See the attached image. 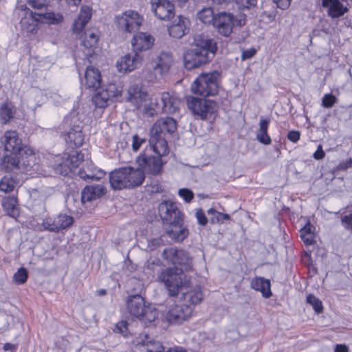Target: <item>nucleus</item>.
Wrapping results in <instances>:
<instances>
[{"instance_id": "nucleus-1", "label": "nucleus", "mask_w": 352, "mask_h": 352, "mask_svg": "<svg viewBox=\"0 0 352 352\" xmlns=\"http://www.w3.org/2000/svg\"><path fill=\"white\" fill-rule=\"evenodd\" d=\"M194 44L195 47L184 55L185 67L188 69H192L206 64L208 60V54L210 52L214 54L217 50L214 41L201 35L195 36Z\"/></svg>"}, {"instance_id": "nucleus-2", "label": "nucleus", "mask_w": 352, "mask_h": 352, "mask_svg": "<svg viewBox=\"0 0 352 352\" xmlns=\"http://www.w3.org/2000/svg\"><path fill=\"white\" fill-rule=\"evenodd\" d=\"M144 178L142 170L131 166L115 169L109 174V182L115 190L137 187L143 183Z\"/></svg>"}, {"instance_id": "nucleus-3", "label": "nucleus", "mask_w": 352, "mask_h": 352, "mask_svg": "<svg viewBox=\"0 0 352 352\" xmlns=\"http://www.w3.org/2000/svg\"><path fill=\"white\" fill-rule=\"evenodd\" d=\"M129 314L142 322L147 324L153 322L158 317V312L151 305H146L140 295L130 296L126 301Z\"/></svg>"}, {"instance_id": "nucleus-4", "label": "nucleus", "mask_w": 352, "mask_h": 352, "mask_svg": "<svg viewBox=\"0 0 352 352\" xmlns=\"http://www.w3.org/2000/svg\"><path fill=\"white\" fill-rule=\"evenodd\" d=\"M158 280L164 285L170 296L177 295L189 285L186 274L177 267H169L162 271L158 276Z\"/></svg>"}, {"instance_id": "nucleus-5", "label": "nucleus", "mask_w": 352, "mask_h": 352, "mask_svg": "<svg viewBox=\"0 0 352 352\" xmlns=\"http://www.w3.org/2000/svg\"><path fill=\"white\" fill-rule=\"evenodd\" d=\"M219 77L220 74L216 71L199 75L191 85L192 92L203 97L216 95Z\"/></svg>"}, {"instance_id": "nucleus-6", "label": "nucleus", "mask_w": 352, "mask_h": 352, "mask_svg": "<svg viewBox=\"0 0 352 352\" xmlns=\"http://www.w3.org/2000/svg\"><path fill=\"white\" fill-rule=\"evenodd\" d=\"M129 100L138 109L141 113L149 116L160 111V105L157 102L153 101L148 94L140 90L138 86L131 87L129 89Z\"/></svg>"}, {"instance_id": "nucleus-7", "label": "nucleus", "mask_w": 352, "mask_h": 352, "mask_svg": "<svg viewBox=\"0 0 352 352\" xmlns=\"http://www.w3.org/2000/svg\"><path fill=\"white\" fill-rule=\"evenodd\" d=\"M162 257L166 260L168 263H171L178 267L179 270L190 271L192 269V258L188 252L183 250L175 248H169L164 250Z\"/></svg>"}, {"instance_id": "nucleus-8", "label": "nucleus", "mask_w": 352, "mask_h": 352, "mask_svg": "<svg viewBox=\"0 0 352 352\" xmlns=\"http://www.w3.org/2000/svg\"><path fill=\"white\" fill-rule=\"evenodd\" d=\"M187 104L192 113L203 120L211 118L217 109V104L210 100L190 97Z\"/></svg>"}, {"instance_id": "nucleus-9", "label": "nucleus", "mask_w": 352, "mask_h": 352, "mask_svg": "<svg viewBox=\"0 0 352 352\" xmlns=\"http://www.w3.org/2000/svg\"><path fill=\"white\" fill-rule=\"evenodd\" d=\"M19 155L21 161V173L31 177L41 174L38 160L32 148L24 146Z\"/></svg>"}, {"instance_id": "nucleus-10", "label": "nucleus", "mask_w": 352, "mask_h": 352, "mask_svg": "<svg viewBox=\"0 0 352 352\" xmlns=\"http://www.w3.org/2000/svg\"><path fill=\"white\" fill-rule=\"evenodd\" d=\"M115 22L119 30L132 33L139 30L142 24L143 18L138 12L129 10L117 15Z\"/></svg>"}, {"instance_id": "nucleus-11", "label": "nucleus", "mask_w": 352, "mask_h": 352, "mask_svg": "<svg viewBox=\"0 0 352 352\" xmlns=\"http://www.w3.org/2000/svg\"><path fill=\"white\" fill-rule=\"evenodd\" d=\"M245 23V17L243 16L236 19L230 13L220 12L216 16L213 25L220 34L228 37L232 32L234 25L242 26Z\"/></svg>"}, {"instance_id": "nucleus-12", "label": "nucleus", "mask_w": 352, "mask_h": 352, "mask_svg": "<svg viewBox=\"0 0 352 352\" xmlns=\"http://www.w3.org/2000/svg\"><path fill=\"white\" fill-rule=\"evenodd\" d=\"M82 109L80 104L74 105L72 111L70 113L71 122L76 125V129H72L67 134L66 140L74 144L75 146H80L84 141V135L82 133L80 126L78 122H85L86 116L84 113H80Z\"/></svg>"}, {"instance_id": "nucleus-13", "label": "nucleus", "mask_w": 352, "mask_h": 352, "mask_svg": "<svg viewBox=\"0 0 352 352\" xmlns=\"http://www.w3.org/2000/svg\"><path fill=\"white\" fill-rule=\"evenodd\" d=\"M80 163V154L73 151L70 154H64L62 157H57L53 169L55 173L66 176L69 173H74Z\"/></svg>"}, {"instance_id": "nucleus-14", "label": "nucleus", "mask_w": 352, "mask_h": 352, "mask_svg": "<svg viewBox=\"0 0 352 352\" xmlns=\"http://www.w3.org/2000/svg\"><path fill=\"white\" fill-rule=\"evenodd\" d=\"M96 90L92 101L96 107L101 109L108 106L111 99L118 96L122 92L120 87L113 83H110L104 87H99Z\"/></svg>"}, {"instance_id": "nucleus-15", "label": "nucleus", "mask_w": 352, "mask_h": 352, "mask_svg": "<svg viewBox=\"0 0 352 352\" xmlns=\"http://www.w3.org/2000/svg\"><path fill=\"white\" fill-rule=\"evenodd\" d=\"M158 211L162 220L166 224H178L182 221L181 212L173 201H162L159 204Z\"/></svg>"}, {"instance_id": "nucleus-16", "label": "nucleus", "mask_w": 352, "mask_h": 352, "mask_svg": "<svg viewBox=\"0 0 352 352\" xmlns=\"http://www.w3.org/2000/svg\"><path fill=\"white\" fill-rule=\"evenodd\" d=\"M137 163L140 167L139 169L142 170L144 173L146 172L151 175L158 174L162 167L161 157L149 155L147 151L138 157Z\"/></svg>"}, {"instance_id": "nucleus-17", "label": "nucleus", "mask_w": 352, "mask_h": 352, "mask_svg": "<svg viewBox=\"0 0 352 352\" xmlns=\"http://www.w3.org/2000/svg\"><path fill=\"white\" fill-rule=\"evenodd\" d=\"M142 56L133 51L118 59L116 62V68L119 72H131L138 68L142 65Z\"/></svg>"}, {"instance_id": "nucleus-18", "label": "nucleus", "mask_w": 352, "mask_h": 352, "mask_svg": "<svg viewBox=\"0 0 352 352\" xmlns=\"http://www.w3.org/2000/svg\"><path fill=\"white\" fill-rule=\"evenodd\" d=\"M151 10L161 20H169L175 15L174 6L169 0H151Z\"/></svg>"}, {"instance_id": "nucleus-19", "label": "nucleus", "mask_w": 352, "mask_h": 352, "mask_svg": "<svg viewBox=\"0 0 352 352\" xmlns=\"http://www.w3.org/2000/svg\"><path fill=\"white\" fill-rule=\"evenodd\" d=\"M73 223L74 219L72 216L67 214H60L54 218L45 220L43 225L45 229L50 231L58 232L60 230L69 228Z\"/></svg>"}, {"instance_id": "nucleus-20", "label": "nucleus", "mask_w": 352, "mask_h": 352, "mask_svg": "<svg viewBox=\"0 0 352 352\" xmlns=\"http://www.w3.org/2000/svg\"><path fill=\"white\" fill-rule=\"evenodd\" d=\"M192 313L191 305L182 304L171 307L166 314L169 322L182 323L190 318Z\"/></svg>"}, {"instance_id": "nucleus-21", "label": "nucleus", "mask_w": 352, "mask_h": 352, "mask_svg": "<svg viewBox=\"0 0 352 352\" xmlns=\"http://www.w3.org/2000/svg\"><path fill=\"white\" fill-rule=\"evenodd\" d=\"M173 63V55L170 52H162L157 57L155 65L153 66L154 70L153 76H150L148 80L153 81L157 79V76H162L167 72Z\"/></svg>"}, {"instance_id": "nucleus-22", "label": "nucleus", "mask_w": 352, "mask_h": 352, "mask_svg": "<svg viewBox=\"0 0 352 352\" xmlns=\"http://www.w3.org/2000/svg\"><path fill=\"white\" fill-rule=\"evenodd\" d=\"M176 129V121L172 118L166 117L157 120L152 126L151 131L165 137L166 134L173 133Z\"/></svg>"}, {"instance_id": "nucleus-23", "label": "nucleus", "mask_w": 352, "mask_h": 352, "mask_svg": "<svg viewBox=\"0 0 352 352\" xmlns=\"http://www.w3.org/2000/svg\"><path fill=\"white\" fill-rule=\"evenodd\" d=\"M136 346L140 352H163L164 351V346L160 342L153 340L146 334L138 338Z\"/></svg>"}, {"instance_id": "nucleus-24", "label": "nucleus", "mask_w": 352, "mask_h": 352, "mask_svg": "<svg viewBox=\"0 0 352 352\" xmlns=\"http://www.w3.org/2000/svg\"><path fill=\"white\" fill-rule=\"evenodd\" d=\"M154 41V38L149 33L139 32L134 35L131 41L133 51L138 52L151 49Z\"/></svg>"}, {"instance_id": "nucleus-25", "label": "nucleus", "mask_w": 352, "mask_h": 352, "mask_svg": "<svg viewBox=\"0 0 352 352\" xmlns=\"http://www.w3.org/2000/svg\"><path fill=\"white\" fill-rule=\"evenodd\" d=\"M160 110L166 113H174L178 109L180 104L179 99L174 93L164 92L161 95Z\"/></svg>"}, {"instance_id": "nucleus-26", "label": "nucleus", "mask_w": 352, "mask_h": 352, "mask_svg": "<svg viewBox=\"0 0 352 352\" xmlns=\"http://www.w3.org/2000/svg\"><path fill=\"white\" fill-rule=\"evenodd\" d=\"M151 149L157 154L156 156L161 157L168 153V147L164 136L161 134L152 133L149 140Z\"/></svg>"}, {"instance_id": "nucleus-27", "label": "nucleus", "mask_w": 352, "mask_h": 352, "mask_svg": "<svg viewBox=\"0 0 352 352\" xmlns=\"http://www.w3.org/2000/svg\"><path fill=\"white\" fill-rule=\"evenodd\" d=\"M0 167L6 172H21V161L19 154L6 153L0 157Z\"/></svg>"}, {"instance_id": "nucleus-28", "label": "nucleus", "mask_w": 352, "mask_h": 352, "mask_svg": "<svg viewBox=\"0 0 352 352\" xmlns=\"http://www.w3.org/2000/svg\"><path fill=\"white\" fill-rule=\"evenodd\" d=\"M4 144L6 153L19 154L23 148L21 140L16 131H10L5 133Z\"/></svg>"}, {"instance_id": "nucleus-29", "label": "nucleus", "mask_w": 352, "mask_h": 352, "mask_svg": "<svg viewBox=\"0 0 352 352\" xmlns=\"http://www.w3.org/2000/svg\"><path fill=\"white\" fill-rule=\"evenodd\" d=\"M21 11L25 14L21 19V27L28 32H34L39 21L38 13L32 12L25 6H21Z\"/></svg>"}, {"instance_id": "nucleus-30", "label": "nucleus", "mask_w": 352, "mask_h": 352, "mask_svg": "<svg viewBox=\"0 0 352 352\" xmlns=\"http://www.w3.org/2000/svg\"><path fill=\"white\" fill-rule=\"evenodd\" d=\"M322 6L327 9V14L332 19L339 18L348 12V8L339 0H322Z\"/></svg>"}, {"instance_id": "nucleus-31", "label": "nucleus", "mask_w": 352, "mask_h": 352, "mask_svg": "<svg viewBox=\"0 0 352 352\" xmlns=\"http://www.w3.org/2000/svg\"><path fill=\"white\" fill-rule=\"evenodd\" d=\"M82 83L89 89L99 88L101 84V75L99 70L91 66L88 67L85 72V78L84 80H82Z\"/></svg>"}, {"instance_id": "nucleus-32", "label": "nucleus", "mask_w": 352, "mask_h": 352, "mask_svg": "<svg viewBox=\"0 0 352 352\" xmlns=\"http://www.w3.org/2000/svg\"><path fill=\"white\" fill-rule=\"evenodd\" d=\"M189 24L187 18L179 15L175 18L168 28L169 35L172 37L180 38L185 34V31Z\"/></svg>"}, {"instance_id": "nucleus-33", "label": "nucleus", "mask_w": 352, "mask_h": 352, "mask_svg": "<svg viewBox=\"0 0 352 352\" xmlns=\"http://www.w3.org/2000/svg\"><path fill=\"white\" fill-rule=\"evenodd\" d=\"M104 192L105 188L103 185L87 186L81 192V201L85 204L98 199L104 194Z\"/></svg>"}, {"instance_id": "nucleus-34", "label": "nucleus", "mask_w": 352, "mask_h": 352, "mask_svg": "<svg viewBox=\"0 0 352 352\" xmlns=\"http://www.w3.org/2000/svg\"><path fill=\"white\" fill-rule=\"evenodd\" d=\"M91 16V9L87 6H82L78 18L74 21L73 30L78 32L81 31L88 23Z\"/></svg>"}, {"instance_id": "nucleus-35", "label": "nucleus", "mask_w": 352, "mask_h": 352, "mask_svg": "<svg viewBox=\"0 0 352 352\" xmlns=\"http://www.w3.org/2000/svg\"><path fill=\"white\" fill-rule=\"evenodd\" d=\"M251 287L254 290L261 292L265 298H269L272 296L270 282L267 279L256 277L251 281Z\"/></svg>"}, {"instance_id": "nucleus-36", "label": "nucleus", "mask_w": 352, "mask_h": 352, "mask_svg": "<svg viewBox=\"0 0 352 352\" xmlns=\"http://www.w3.org/2000/svg\"><path fill=\"white\" fill-rule=\"evenodd\" d=\"M172 228L167 230V235L172 239L177 241H182L188 234V231L181 226V222L178 224H170Z\"/></svg>"}, {"instance_id": "nucleus-37", "label": "nucleus", "mask_w": 352, "mask_h": 352, "mask_svg": "<svg viewBox=\"0 0 352 352\" xmlns=\"http://www.w3.org/2000/svg\"><path fill=\"white\" fill-rule=\"evenodd\" d=\"M270 121L261 118L259 122V129L256 133V139L262 144L268 145L271 144V138L267 134V129Z\"/></svg>"}, {"instance_id": "nucleus-38", "label": "nucleus", "mask_w": 352, "mask_h": 352, "mask_svg": "<svg viewBox=\"0 0 352 352\" xmlns=\"http://www.w3.org/2000/svg\"><path fill=\"white\" fill-rule=\"evenodd\" d=\"M39 21L48 24H59L63 20V16L58 12H47L45 13H38Z\"/></svg>"}, {"instance_id": "nucleus-39", "label": "nucleus", "mask_w": 352, "mask_h": 352, "mask_svg": "<svg viewBox=\"0 0 352 352\" xmlns=\"http://www.w3.org/2000/svg\"><path fill=\"white\" fill-rule=\"evenodd\" d=\"M17 184L16 179L12 175H5L0 180V190L6 193L10 192L14 190Z\"/></svg>"}, {"instance_id": "nucleus-40", "label": "nucleus", "mask_w": 352, "mask_h": 352, "mask_svg": "<svg viewBox=\"0 0 352 352\" xmlns=\"http://www.w3.org/2000/svg\"><path fill=\"white\" fill-rule=\"evenodd\" d=\"M1 204L9 216L14 217L18 214L16 199L14 197H4Z\"/></svg>"}, {"instance_id": "nucleus-41", "label": "nucleus", "mask_w": 352, "mask_h": 352, "mask_svg": "<svg viewBox=\"0 0 352 352\" xmlns=\"http://www.w3.org/2000/svg\"><path fill=\"white\" fill-rule=\"evenodd\" d=\"M185 289L180 291L184 295V300L187 302H190V305H196L201 302L203 298V294L201 292L199 288L192 291L186 292Z\"/></svg>"}, {"instance_id": "nucleus-42", "label": "nucleus", "mask_w": 352, "mask_h": 352, "mask_svg": "<svg viewBox=\"0 0 352 352\" xmlns=\"http://www.w3.org/2000/svg\"><path fill=\"white\" fill-rule=\"evenodd\" d=\"M197 18L205 24L214 23L216 16L211 8H204L197 13Z\"/></svg>"}, {"instance_id": "nucleus-43", "label": "nucleus", "mask_w": 352, "mask_h": 352, "mask_svg": "<svg viewBox=\"0 0 352 352\" xmlns=\"http://www.w3.org/2000/svg\"><path fill=\"white\" fill-rule=\"evenodd\" d=\"M98 41V34L92 30H89L85 33L82 43L85 47H92L97 44Z\"/></svg>"}, {"instance_id": "nucleus-44", "label": "nucleus", "mask_w": 352, "mask_h": 352, "mask_svg": "<svg viewBox=\"0 0 352 352\" xmlns=\"http://www.w3.org/2000/svg\"><path fill=\"white\" fill-rule=\"evenodd\" d=\"M13 117L12 108L6 103L0 107V120L3 124L7 123Z\"/></svg>"}, {"instance_id": "nucleus-45", "label": "nucleus", "mask_w": 352, "mask_h": 352, "mask_svg": "<svg viewBox=\"0 0 352 352\" xmlns=\"http://www.w3.org/2000/svg\"><path fill=\"white\" fill-rule=\"evenodd\" d=\"M28 277V273L25 268L20 267L13 275V280L18 285L23 284L26 282Z\"/></svg>"}, {"instance_id": "nucleus-46", "label": "nucleus", "mask_w": 352, "mask_h": 352, "mask_svg": "<svg viewBox=\"0 0 352 352\" xmlns=\"http://www.w3.org/2000/svg\"><path fill=\"white\" fill-rule=\"evenodd\" d=\"M78 176L84 179L87 180V179H99L102 178L104 175V172L102 170H98L96 174L93 173H86L84 170H79L78 173Z\"/></svg>"}, {"instance_id": "nucleus-47", "label": "nucleus", "mask_w": 352, "mask_h": 352, "mask_svg": "<svg viewBox=\"0 0 352 352\" xmlns=\"http://www.w3.org/2000/svg\"><path fill=\"white\" fill-rule=\"evenodd\" d=\"M307 302L309 304L312 305V307L314 309L316 312L320 313L322 311V302L318 298L315 297L314 295L309 294L307 297Z\"/></svg>"}, {"instance_id": "nucleus-48", "label": "nucleus", "mask_w": 352, "mask_h": 352, "mask_svg": "<svg viewBox=\"0 0 352 352\" xmlns=\"http://www.w3.org/2000/svg\"><path fill=\"white\" fill-rule=\"evenodd\" d=\"M337 102V98L335 96L331 94H325L322 100V104L325 108H331Z\"/></svg>"}, {"instance_id": "nucleus-49", "label": "nucleus", "mask_w": 352, "mask_h": 352, "mask_svg": "<svg viewBox=\"0 0 352 352\" xmlns=\"http://www.w3.org/2000/svg\"><path fill=\"white\" fill-rule=\"evenodd\" d=\"M146 143V139L142 138L138 135H134L132 138V149L133 151L137 152L142 144Z\"/></svg>"}, {"instance_id": "nucleus-50", "label": "nucleus", "mask_w": 352, "mask_h": 352, "mask_svg": "<svg viewBox=\"0 0 352 352\" xmlns=\"http://www.w3.org/2000/svg\"><path fill=\"white\" fill-rule=\"evenodd\" d=\"M178 195L187 203L190 202L194 197L193 192L188 188L179 189Z\"/></svg>"}, {"instance_id": "nucleus-51", "label": "nucleus", "mask_w": 352, "mask_h": 352, "mask_svg": "<svg viewBox=\"0 0 352 352\" xmlns=\"http://www.w3.org/2000/svg\"><path fill=\"white\" fill-rule=\"evenodd\" d=\"M113 331L116 333L122 334L124 336H126L127 332H128L126 321L122 320V321L118 322L116 324Z\"/></svg>"}, {"instance_id": "nucleus-52", "label": "nucleus", "mask_w": 352, "mask_h": 352, "mask_svg": "<svg viewBox=\"0 0 352 352\" xmlns=\"http://www.w3.org/2000/svg\"><path fill=\"white\" fill-rule=\"evenodd\" d=\"M195 217L199 224L201 226H204L207 224L208 219L201 209H198L196 210Z\"/></svg>"}, {"instance_id": "nucleus-53", "label": "nucleus", "mask_w": 352, "mask_h": 352, "mask_svg": "<svg viewBox=\"0 0 352 352\" xmlns=\"http://www.w3.org/2000/svg\"><path fill=\"white\" fill-rule=\"evenodd\" d=\"M236 3L241 8H249L255 6L256 0H234Z\"/></svg>"}, {"instance_id": "nucleus-54", "label": "nucleus", "mask_w": 352, "mask_h": 352, "mask_svg": "<svg viewBox=\"0 0 352 352\" xmlns=\"http://www.w3.org/2000/svg\"><path fill=\"white\" fill-rule=\"evenodd\" d=\"M342 224L346 229L352 230V214L342 217Z\"/></svg>"}, {"instance_id": "nucleus-55", "label": "nucleus", "mask_w": 352, "mask_h": 352, "mask_svg": "<svg viewBox=\"0 0 352 352\" xmlns=\"http://www.w3.org/2000/svg\"><path fill=\"white\" fill-rule=\"evenodd\" d=\"M300 237L303 242L307 245H311L314 242V234H300Z\"/></svg>"}, {"instance_id": "nucleus-56", "label": "nucleus", "mask_w": 352, "mask_h": 352, "mask_svg": "<svg viewBox=\"0 0 352 352\" xmlns=\"http://www.w3.org/2000/svg\"><path fill=\"white\" fill-rule=\"evenodd\" d=\"M160 261L159 259H157V258L149 259L145 263V267L148 270H154L155 267L160 265Z\"/></svg>"}, {"instance_id": "nucleus-57", "label": "nucleus", "mask_w": 352, "mask_h": 352, "mask_svg": "<svg viewBox=\"0 0 352 352\" xmlns=\"http://www.w3.org/2000/svg\"><path fill=\"white\" fill-rule=\"evenodd\" d=\"M300 132L298 131H291L288 133L287 138L292 142H297L300 139Z\"/></svg>"}, {"instance_id": "nucleus-58", "label": "nucleus", "mask_w": 352, "mask_h": 352, "mask_svg": "<svg viewBox=\"0 0 352 352\" xmlns=\"http://www.w3.org/2000/svg\"><path fill=\"white\" fill-rule=\"evenodd\" d=\"M207 213H208V214H214V215H217V216H221V218L222 219V223L223 222L224 220L230 219L229 214L217 212V210H215L213 208H210L209 210H208Z\"/></svg>"}, {"instance_id": "nucleus-59", "label": "nucleus", "mask_w": 352, "mask_h": 352, "mask_svg": "<svg viewBox=\"0 0 352 352\" xmlns=\"http://www.w3.org/2000/svg\"><path fill=\"white\" fill-rule=\"evenodd\" d=\"M28 3L34 8L41 9L45 6L43 0H28Z\"/></svg>"}, {"instance_id": "nucleus-60", "label": "nucleus", "mask_w": 352, "mask_h": 352, "mask_svg": "<svg viewBox=\"0 0 352 352\" xmlns=\"http://www.w3.org/2000/svg\"><path fill=\"white\" fill-rule=\"evenodd\" d=\"M315 228L309 223H307L300 230V234H314Z\"/></svg>"}, {"instance_id": "nucleus-61", "label": "nucleus", "mask_w": 352, "mask_h": 352, "mask_svg": "<svg viewBox=\"0 0 352 352\" xmlns=\"http://www.w3.org/2000/svg\"><path fill=\"white\" fill-rule=\"evenodd\" d=\"M277 6L283 10L287 8L291 3V0H274Z\"/></svg>"}, {"instance_id": "nucleus-62", "label": "nucleus", "mask_w": 352, "mask_h": 352, "mask_svg": "<svg viewBox=\"0 0 352 352\" xmlns=\"http://www.w3.org/2000/svg\"><path fill=\"white\" fill-rule=\"evenodd\" d=\"M324 152L322 150V146L319 145L316 151L314 153V157L316 160H321L324 157Z\"/></svg>"}, {"instance_id": "nucleus-63", "label": "nucleus", "mask_w": 352, "mask_h": 352, "mask_svg": "<svg viewBox=\"0 0 352 352\" xmlns=\"http://www.w3.org/2000/svg\"><path fill=\"white\" fill-rule=\"evenodd\" d=\"M335 352H348V348L344 344H337L335 348Z\"/></svg>"}, {"instance_id": "nucleus-64", "label": "nucleus", "mask_w": 352, "mask_h": 352, "mask_svg": "<svg viewBox=\"0 0 352 352\" xmlns=\"http://www.w3.org/2000/svg\"><path fill=\"white\" fill-rule=\"evenodd\" d=\"M165 352H187V351L181 346H175L173 348H169Z\"/></svg>"}]
</instances>
